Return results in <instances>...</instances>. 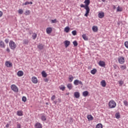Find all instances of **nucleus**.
I'll return each instance as SVG.
<instances>
[{"label": "nucleus", "instance_id": "obj_1", "mask_svg": "<svg viewBox=\"0 0 128 128\" xmlns=\"http://www.w3.org/2000/svg\"><path fill=\"white\" fill-rule=\"evenodd\" d=\"M84 4H85L86 10V12L84 14V16L87 17L88 16V14H90V7H88L90 4V0H85Z\"/></svg>", "mask_w": 128, "mask_h": 128}, {"label": "nucleus", "instance_id": "obj_2", "mask_svg": "<svg viewBox=\"0 0 128 128\" xmlns=\"http://www.w3.org/2000/svg\"><path fill=\"white\" fill-rule=\"evenodd\" d=\"M108 106L110 108H114L116 106V103L114 100H111L109 102Z\"/></svg>", "mask_w": 128, "mask_h": 128}, {"label": "nucleus", "instance_id": "obj_3", "mask_svg": "<svg viewBox=\"0 0 128 128\" xmlns=\"http://www.w3.org/2000/svg\"><path fill=\"white\" fill-rule=\"evenodd\" d=\"M9 46L11 50H15L16 48V44L12 40H10L9 42Z\"/></svg>", "mask_w": 128, "mask_h": 128}, {"label": "nucleus", "instance_id": "obj_4", "mask_svg": "<svg viewBox=\"0 0 128 128\" xmlns=\"http://www.w3.org/2000/svg\"><path fill=\"white\" fill-rule=\"evenodd\" d=\"M11 88L13 92H18V88L14 84L12 85Z\"/></svg>", "mask_w": 128, "mask_h": 128}, {"label": "nucleus", "instance_id": "obj_5", "mask_svg": "<svg viewBox=\"0 0 128 128\" xmlns=\"http://www.w3.org/2000/svg\"><path fill=\"white\" fill-rule=\"evenodd\" d=\"M74 86H78L79 84H81V86H82L84 84H82V82L80 80H74Z\"/></svg>", "mask_w": 128, "mask_h": 128}, {"label": "nucleus", "instance_id": "obj_6", "mask_svg": "<svg viewBox=\"0 0 128 128\" xmlns=\"http://www.w3.org/2000/svg\"><path fill=\"white\" fill-rule=\"evenodd\" d=\"M118 62L119 64H124V58L123 56H120L118 58Z\"/></svg>", "mask_w": 128, "mask_h": 128}, {"label": "nucleus", "instance_id": "obj_7", "mask_svg": "<svg viewBox=\"0 0 128 128\" xmlns=\"http://www.w3.org/2000/svg\"><path fill=\"white\" fill-rule=\"evenodd\" d=\"M38 48L40 50H44V44H40L37 46Z\"/></svg>", "mask_w": 128, "mask_h": 128}, {"label": "nucleus", "instance_id": "obj_8", "mask_svg": "<svg viewBox=\"0 0 128 128\" xmlns=\"http://www.w3.org/2000/svg\"><path fill=\"white\" fill-rule=\"evenodd\" d=\"M99 66H102V68H104L106 66V62L104 61L100 60L98 62Z\"/></svg>", "mask_w": 128, "mask_h": 128}, {"label": "nucleus", "instance_id": "obj_9", "mask_svg": "<svg viewBox=\"0 0 128 128\" xmlns=\"http://www.w3.org/2000/svg\"><path fill=\"white\" fill-rule=\"evenodd\" d=\"M35 128H42V125L40 123L38 122L35 124Z\"/></svg>", "mask_w": 128, "mask_h": 128}, {"label": "nucleus", "instance_id": "obj_10", "mask_svg": "<svg viewBox=\"0 0 128 128\" xmlns=\"http://www.w3.org/2000/svg\"><path fill=\"white\" fill-rule=\"evenodd\" d=\"M98 16L100 18H102L104 16V12H100L98 13Z\"/></svg>", "mask_w": 128, "mask_h": 128}, {"label": "nucleus", "instance_id": "obj_11", "mask_svg": "<svg viewBox=\"0 0 128 128\" xmlns=\"http://www.w3.org/2000/svg\"><path fill=\"white\" fill-rule=\"evenodd\" d=\"M64 46L66 48H68L70 44V42L66 40L64 42Z\"/></svg>", "mask_w": 128, "mask_h": 128}, {"label": "nucleus", "instance_id": "obj_12", "mask_svg": "<svg viewBox=\"0 0 128 128\" xmlns=\"http://www.w3.org/2000/svg\"><path fill=\"white\" fill-rule=\"evenodd\" d=\"M6 66H8V68H12V64L10 63V62L8 61H6Z\"/></svg>", "mask_w": 128, "mask_h": 128}, {"label": "nucleus", "instance_id": "obj_13", "mask_svg": "<svg viewBox=\"0 0 128 128\" xmlns=\"http://www.w3.org/2000/svg\"><path fill=\"white\" fill-rule=\"evenodd\" d=\"M41 120L42 122H46V116L44 114H42L41 116Z\"/></svg>", "mask_w": 128, "mask_h": 128}, {"label": "nucleus", "instance_id": "obj_14", "mask_svg": "<svg viewBox=\"0 0 128 128\" xmlns=\"http://www.w3.org/2000/svg\"><path fill=\"white\" fill-rule=\"evenodd\" d=\"M32 81L34 84H38V78L36 77H32Z\"/></svg>", "mask_w": 128, "mask_h": 128}, {"label": "nucleus", "instance_id": "obj_15", "mask_svg": "<svg viewBox=\"0 0 128 128\" xmlns=\"http://www.w3.org/2000/svg\"><path fill=\"white\" fill-rule=\"evenodd\" d=\"M74 96L76 98H78L80 96V92H74Z\"/></svg>", "mask_w": 128, "mask_h": 128}, {"label": "nucleus", "instance_id": "obj_16", "mask_svg": "<svg viewBox=\"0 0 128 128\" xmlns=\"http://www.w3.org/2000/svg\"><path fill=\"white\" fill-rule=\"evenodd\" d=\"M46 32H47L48 34H51V33H52V28H50V27L46 29Z\"/></svg>", "mask_w": 128, "mask_h": 128}, {"label": "nucleus", "instance_id": "obj_17", "mask_svg": "<svg viewBox=\"0 0 128 128\" xmlns=\"http://www.w3.org/2000/svg\"><path fill=\"white\" fill-rule=\"evenodd\" d=\"M17 76H24V72L20 70L17 72Z\"/></svg>", "mask_w": 128, "mask_h": 128}, {"label": "nucleus", "instance_id": "obj_18", "mask_svg": "<svg viewBox=\"0 0 128 128\" xmlns=\"http://www.w3.org/2000/svg\"><path fill=\"white\" fill-rule=\"evenodd\" d=\"M100 84H101V86L103 88H105L106 86V80H102L100 82Z\"/></svg>", "mask_w": 128, "mask_h": 128}, {"label": "nucleus", "instance_id": "obj_19", "mask_svg": "<svg viewBox=\"0 0 128 128\" xmlns=\"http://www.w3.org/2000/svg\"><path fill=\"white\" fill-rule=\"evenodd\" d=\"M92 30L93 32H98V26H92Z\"/></svg>", "mask_w": 128, "mask_h": 128}, {"label": "nucleus", "instance_id": "obj_20", "mask_svg": "<svg viewBox=\"0 0 128 128\" xmlns=\"http://www.w3.org/2000/svg\"><path fill=\"white\" fill-rule=\"evenodd\" d=\"M0 48H6L4 42L2 41L0 42Z\"/></svg>", "mask_w": 128, "mask_h": 128}, {"label": "nucleus", "instance_id": "obj_21", "mask_svg": "<svg viewBox=\"0 0 128 128\" xmlns=\"http://www.w3.org/2000/svg\"><path fill=\"white\" fill-rule=\"evenodd\" d=\"M82 96H84V97L88 96V91L86 90V91L83 92Z\"/></svg>", "mask_w": 128, "mask_h": 128}, {"label": "nucleus", "instance_id": "obj_22", "mask_svg": "<svg viewBox=\"0 0 128 128\" xmlns=\"http://www.w3.org/2000/svg\"><path fill=\"white\" fill-rule=\"evenodd\" d=\"M42 75L43 78H46L48 76V74H46V72L45 71H42Z\"/></svg>", "mask_w": 128, "mask_h": 128}, {"label": "nucleus", "instance_id": "obj_23", "mask_svg": "<svg viewBox=\"0 0 128 128\" xmlns=\"http://www.w3.org/2000/svg\"><path fill=\"white\" fill-rule=\"evenodd\" d=\"M28 40L27 39H24L23 40V44H26V46H28Z\"/></svg>", "mask_w": 128, "mask_h": 128}, {"label": "nucleus", "instance_id": "obj_24", "mask_svg": "<svg viewBox=\"0 0 128 128\" xmlns=\"http://www.w3.org/2000/svg\"><path fill=\"white\" fill-rule=\"evenodd\" d=\"M24 114H22V111L20 110L17 112V116H22Z\"/></svg>", "mask_w": 128, "mask_h": 128}, {"label": "nucleus", "instance_id": "obj_25", "mask_svg": "<svg viewBox=\"0 0 128 128\" xmlns=\"http://www.w3.org/2000/svg\"><path fill=\"white\" fill-rule=\"evenodd\" d=\"M68 80L70 82H72L74 80V76H72V75H69Z\"/></svg>", "mask_w": 128, "mask_h": 128}, {"label": "nucleus", "instance_id": "obj_26", "mask_svg": "<svg viewBox=\"0 0 128 128\" xmlns=\"http://www.w3.org/2000/svg\"><path fill=\"white\" fill-rule=\"evenodd\" d=\"M96 72H97L96 69L94 68L91 70L90 72L92 74H96Z\"/></svg>", "mask_w": 128, "mask_h": 128}, {"label": "nucleus", "instance_id": "obj_27", "mask_svg": "<svg viewBox=\"0 0 128 128\" xmlns=\"http://www.w3.org/2000/svg\"><path fill=\"white\" fill-rule=\"evenodd\" d=\"M87 118L88 120H94V117H92V115H88Z\"/></svg>", "mask_w": 128, "mask_h": 128}, {"label": "nucleus", "instance_id": "obj_28", "mask_svg": "<svg viewBox=\"0 0 128 128\" xmlns=\"http://www.w3.org/2000/svg\"><path fill=\"white\" fill-rule=\"evenodd\" d=\"M28 4H32V2H26L24 4H22V6H26Z\"/></svg>", "mask_w": 128, "mask_h": 128}, {"label": "nucleus", "instance_id": "obj_29", "mask_svg": "<svg viewBox=\"0 0 128 128\" xmlns=\"http://www.w3.org/2000/svg\"><path fill=\"white\" fill-rule=\"evenodd\" d=\"M82 38H84V40H88V37H86V34H84L82 35Z\"/></svg>", "mask_w": 128, "mask_h": 128}, {"label": "nucleus", "instance_id": "obj_30", "mask_svg": "<svg viewBox=\"0 0 128 128\" xmlns=\"http://www.w3.org/2000/svg\"><path fill=\"white\" fill-rule=\"evenodd\" d=\"M70 27L66 26V28H64V32H66L68 33L70 32Z\"/></svg>", "mask_w": 128, "mask_h": 128}, {"label": "nucleus", "instance_id": "obj_31", "mask_svg": "<svg viewBox=\"0 0 128 128\" xmlns=\"http://www.w3.org/2000/svg\"><path fill=\"white\" fill-rule=\"evenodd\" d=\"M67 88H68L69 90H72V84H68Z\"/></svg>", "mask_w": 128, "mask_h": 128}, {"label": "nucleus", "instance_id": "obj_32", "mask_svg": "<svg viewBox=\"0 0 128 128\" xmlns=\"http://www.w3.org/2000/svg\"><path fill=\"white\" fill-rule=\"evenodd\" d=\"M96 128H102V124H98L96 126Z\"/></svg>", "mask_w": 128, "mask_h": 128}, {"label": "nucleus", "instance_id": "obj_33", "mask_svg": "<svg viewBox=\"0 0 128 128\" xmlns=\"http://www.w3.org/2000/svg\"><path fill=\"white\" fill-rule=\"evenodd\" d=\"M36 36H38V35L36 33H34L32 35V40L36 38Z\"/></svg>", "mask_w": 128, "mask_h": 128}, {"label": "nucleus", "instance_id": "obj_34", "mask_svg": "<svg viewBox=\"0 0 128 128\" xmlns=\"http://www.w3.org/2000/svg\"><path fill=\"white\" fill-rule=\"evenodd\" d=\"M115 116L116 118H120V114L119 112L116 113Z\"/></svg>", "mask_w": 128, "mask_h": 128}, {"label": "nucleus", "instance_id": "obj_35", "mask_svg": "<svg viewBox=\"0 0 128 128\" xmlns=\"http://www.w3.org/2000/svg\"><path fill=\"white\" fill-rule=\"evenodd\" d=\"M30 14V10H27L25 12V13L24 14H25V16H28V14Z\"/></svg>", "mask_w": 128, "mask_h": 128}, {"label": "nucleus", "instance_id": "obj_36", "mask_svg": "<svg viewBox=\"0 0 128 128\" xmlns=\"http://www.w3.org/2000/svg\"><path fill=\"white\" fill-rule=\"evenodd\" d=\"M116 12H122V8H120V6L117 8Z\"/></svg>", "mask_w": 128, "mask_h": 128}, {"label": "nucleus", "instance_id": "obj_37", "mask_svg": "<svg viewBox=\"0 0 128 128\" xmlns=\"http://www.w3.org/2000/svg\"><path fill=\"white\" fill-rule=\"evenodd\" d=\"M18 12L20 14H24V10L22 9H19Z\"/></svg>", "mask_w": 128, "mask_h": 128}, {"label": "nucleus", "instance_id": "obj_38", "mask_svg": "<svg viewBox=\"0 0 128 128\" xmlns=\"http://www.w3.org/2000/svg\"><path fill=\"white\" fill-rule=\"evenodd\" d=\"M73 44L74 46H78V42H76V40L74 41L73 42Z\"/></svg>", "mask_w": 128, "mask_h": 128}, {"label": "nucleus", "instance_id": "obj_39", "mask_svg": "<svg viewBox=\"0 0 128 128\" xmlns=\"http://www.w3.org/2000/svg\"><path fill=\"white\" fill-rule=\"evenodd\" d=\"M120 68H122V70H126V65L121 66Z\"/></svg>", "mask_w": 128, "mask_h": 128}, {"label": "nucleus", "instance_id": "obj_40", "mask_svg": "<svg viewBox=\"0 0 128 128\" xmlns=\"http://www.w3.org/2000/svg\"><path fill=\"white\" fill-rule=\"evenodd\" d=\"M22 102H26V97L24 96L22 98Z\"/></svg>", "mask_w": 128, "mask_h": 128}, {"label": "nucleus", "instance_id": "obj_41", "mask_svg": "<svg viewBox=\"0 0 128 128\" xmlns=\"http://www.w3.org/2000/svg\"><path fill=\"white\" fill-rule=\"evenodd\" d=\"M60 88V90H62V92H64V90H66V87L64 86H62Z\"/></svg>", "mask_w": 128, "mask_h": 128}, {"label": "nucleus", "instance_id": "obj_42", "mask_svg": "<svg viewBox=\"0 0 128 128\" xmlns=\"http://www.w3.org/2000/svg\"><path fill=\"white\" fill-rule=\"evenodd\" d=\"M124 106H128V101L124 100Z\"/></svg>", "mask_w": 128, "mask_h": 128}, {"label": "nucleus", "instance_id": "obj_43", "mask_svg": "<svg viewBox=\"0 0 128 128\" xmlns=\"http://www.w3.org/2000/svg\"><path fill=\"white\" fill-rule=\"evenodd\" d=\"M124 46H126V48H128V42H124Z\"/></svg>", "mask_w": 128, "mask_h": 128}, {"label": "nucleus", "instance_id": "obj_44", "mask_svg": "<svg viewBox=\"0 0 128 128\" xmlns=\"http://www.w3.org/2000/svg\"><path fill=\"white\" fill-rule=\"evenodd\" d=\"M56 100V95H53L51 97V100Z\"/></svg>", "mask_w": 128, "mask_h": 128}, {"label": "nucleus", "instance_id": "obj_45", "mask_svg": "<svg viewBox=\"0 0 128 128\" xmlns=\"http://www.w3.org/2000/svg\"><path fill=\"white\" fill-rule=\"evenodd\" d=\"M72 34H73V36H76V30L72 31Z\"/></svg>", "mask_w": 128, "mask_h": 128}, {"label": "nucleus", "instance_id": "obj_46", "mask_svg": "<svg viewBox=\"0 0 128 128\" xmlns=\"http://www.w3.org/2000/svg\"><path fill=\"white\" fill-rule=\"evenodd\" d=\"M51 22H52V24H56V19L52 20Z\"/></svg>", "mask_w": 128, "mask_h": 128}, {"label": "nucleus", "instance_id": "obj_47", "mask_svg": "<svg viewBox=\"0 0 128 128\" xmlns=\"http://www.w3.org/2000/svg\"><path fill=\"white\" fill-rule=\"evenodd\" d=\"M119 84L120 86H122V84H124V81L122 80L119 81Z\"/></svg>", "mask_w": 128, "mask_h": 128}, {"label": "nucleus", "instance_id": "obj_48", "mask_svg": "<svg viewBox=\"0 0 128 128\" xmlns=\"http://www.w3.org/2000/svg\"><path fill=\"white\" fill-rule=\"evenodd\" d=\"M80 8H84L86 10V4L84 5V4H82L80 6Z\"/></svg>", "mask_w": 128, "mask_h": 128}, {"label": "nucleus", "instance_id": "obj_49", "mask_svg": "<svg viewBox=\"0 0 128 128\" xmlns=\"http://www.w3.org/2000/svg\"><path fill=\"white\" fill-rule=\"evenodd\" d=\"M4 42H5L6 44H8V42H10V40L6 39Z\"/></svg>", "mask_w": 128, "mask_h": 128}, {"label": "nucleus", "instance_id": "obj_50", "mask_svg": "<svg viewBox=\"0 0 128 128\" xmlns=\"http://www.w3.org/2000/svg\"><path fill=\"white\" fill-rule=\"evenodd\" d=\"M22 128V126L20 125V124H17V128Z\"/></svg>", "mask_w": 128, "mask_h": 128}, {"label": "nucleus", "instance_id": "obj_51", "mask_svg": "<svg viewBox=\"0 0 128 128\" xmlns=\"http://www.w3.org/2000/svg\"><path fill=\"white\" fill-rule=\"evenodd\" d=\"M2 14H3L2 12L0 11V18H1V16H2Z\"/></svg>", "mask_w": 128, "mask_h": 128}, {"label": "nucleus", "instance_id": "obj_52", "mask_svg": "<svg viewBox=\"0 0 128 128\" xmlns=\"http://www.w3.org/2000/svg\"><path fill=\"white\" fill-rule=\"evenodd\" d=\"M44 82H48V78H45L44 80Z\"/></svg>", "mask_w": 128, "mask_h": 128}, {"label": "nucleus", "instance_id": "obj_53", "mask_svg": "<svg viewBox=\"0 0 128 128\" xmlns=\"http://www.w3.org/2000/svg\"><path fill=\"white\" fill-rule=\"evenodd\" d=\"M6 128H10V124L8 123L6 126Z\"/></svg>", "mask_w": 128, "mask_h": 128}, {"label": "nucleus", "instance_id": "obj_54", "mask_svg": "<svg viewBox=\"0 0 128 128\" xmlns=\"http://www.w3.org/2000/svg\"><path fill=\"white\" fill-rule=\"evenodd\" d=\"M53 104H58V102L56 100L54 101Z\"/></svg>", "mask_w": 128, "mask_h": 128}, {"label": "nucleus", "instance_id": "obj_55", "mask_svg": "<svg viewBox=\"0 0 128 128\" xmlns=\"http://www.w3.org/2000/svg\"><path fill=\"white\" fill-rule=\"evenodd\" d=\"M6 52H10V48H7Z\"/></svg>", "mask_w": 128, "mask_h": 128}, {"label": "nucleus", "instance_id": "obj_56", "mask_svg": "<svg viewBox=\"0 0 128 128\" xmlns=\"http://www.w3.org/2000/svg\"><path fill=\"white\" fill-rule=\"evenodd\" d=\"M58 102H62L60 98H58Z\"/></svg>", "mask_w": 128, "mask_h": 128}, {"label": "nucleus", "instance_id": "obj_57", "mask_svg": "<svg viewBox=\"0 0 128 128\" xmlns=\"http://www.w3.org/2000/svg\"><path fill=\"white\" fill-rule=\"evenodd\" d=\"M113 8H114V10H116V6H113Z\"/></svg>", "mask_w": 128, "mask_h": 128}, {"label": "nucleus", "instance_id": "obj_58", "mask_svg": "<svg viewBox=\"0 0 128 128\" xmlns=\"http://www.w3.org/2000/svg\"><path fill=\"white\" fill-rule=\"evenodd\" d=\"M102 2H106V0H102Z\"/></svg>", "mask_w": 128, "mask_h": 128}, {"label": "nucleus", "instance_id": "obj_59", "mask_svg": "<svg viewBox=\"0 0 128 128\" xmlns=\"http://www.w3.org/2000/svg\"><path fill=\"white\" fill-rule=\"evenodd\" d=\"M46 104H48V103H46Z\"/></svg>", "mask_w": 128, "mask_h": 128}]
</instances>
